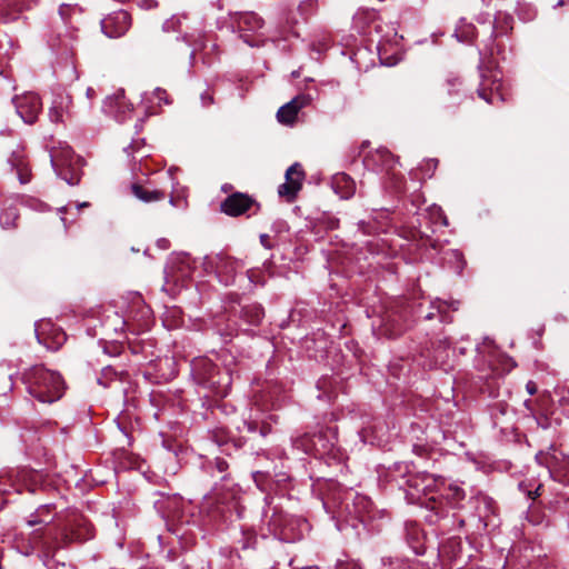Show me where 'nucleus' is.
I'll list each match as a JSON object with an SVG mask.
<instances>
[{
	"label": "nucleus",
	"mask_w": 569,
	"mask_h": 569,
	"mask_svg": "<svg viewBox=\"0 0 569 569\" xmlns=\"http://www.w3.org/2000/svg\"><path fill=\"white\" fill-rule=\"evenodd\" d=\"M540 489H541V485H538L537 488L535 489V491H528V496L533 499L535 497L540 495L539 493Z\"/></svg>",
	"instance_id": "nucleus-37"
},
{
	"label": "nucleus",
	"mask_w": 569,
	"mask_h": 569,
	"mask_svg": "<svg viewBox=\"0 0 569 569\" xmlns=\"http://www.w3.org/2000/svg\"><path fill=\"white\" fill-rule=\"evenodd\" d=\"M170 204L174 206V199L172 197H170V200H169Z\"/></svg>",
	"instance_id": "nucleus-44"
},
{
	"label": "nucleus",
	"mask_w": 569,
	"mask_h": 569,
	"mask_svg": "<svg viewBox=\"0 0 569 569\" xmlns=\"http://www.w3.org/2000/svg\"><path fill=\"white\" fill-rule=\"evenodd\" d=\"M336 192L343 199L350 198L355 193V182L346 173H339L333 179Z\"/></svg>",
	"instance_id": "nucleus-24"
},
{
	"label": "nucleus",
	"mask_w": 569,
	"mask_h": 569,
	"mask_svg": "<svg viewBox=\"0 0 569 569\" xmlns=\"http://www.w3.org/2000/svg\"><path fill=\"white\" fill-rule=\"evenodd\" d=\"M305 171L298 162L291 164L286 171V181L278 187V194L291 202L302 188Z\"/></svg>",
	"instance_id": "nucleus-11"
},
{
	"label": "nucleus",
	"mask_w": 569,
	"mask_h": 569,
	"mask_svg": "<svg viewBox=\"0 0 569 569\" xmlns=\"http://www.w3.org/2000/svg\"><path fill=\"white\" fill-rule=\"evenodd\" d=\"M59 16L63 24L71 29H78L81 21L83 10L78 4L62 3L59 7Z\"/></svg>",
	"instance_id": "nucleus-20"
},
{
	"label": "nucleus",
	"mask_w": 569,
	"mask_h": 569,
	"mask_svg": "<svg viewBox=\"0 0 569 569\" xmlns=\"http://www.w3.org/2000/svg\"><path fill=\"white\" fill-rule=\"evenodd\" d=\"M467 98L459 78H448L441 89V103L447 110H455Z\"/></svg>",
	"instance_id": "nucleus-13"
},
{
	"label": "nucleus",
	"mask_w": 569,
	"mask_h": 569,
	"mask_svg": "<svg viewBox=\"0 0 569 569\" xmlns=\"http://www.w3.org/2000/svg\"><path fill=\"white\" fill-rule=\"evenodd\" d=\"M268 432H269V429H267V428H264V427L260 429V433H261V436H263V437H264Z\"/></svg>",
	"instance_id": "nucleus-39"
},
{
	"label": "nucleus",
	"mask_w": 569,
	"mask_h": 569,
	"mask_svg": "<svg viewBox=\"0 0 569 569\" xmlns=\"http://www.w3.org/2000/svg\"><path fill=\"white\" fill-rule=\"evenodd\" d=\"M232 27L237 29L240 38L249 46L256 43L249 33H256L264 27V20L253 11L239 12L232 18Z\"/></svg>",
	"instance_id": "nucleus-8"
},
{
	"label": "nucleus",
	"mask_w": 569,
	"mask_h": 569,
	"mask_svg": "<svg viewBox=\"0 0 569 569\" xmlns=\"http://www.w3.org/2000/svg\"><path fill=\"white\" fill-rule=\"evenodd\" d=\"M266 239H267V236H266V234H262V236H261V241H262V242H266Z\"/></svg>",
	"instance_id": "nucleus-45"
},
{
	"label": "nucleus",
	"mask_w": 569,
	"mask_h": 569,
	"mask_svg": "<svg viewBox=\"0 0 569 569\" xmlns=\"http://www.w3.org/2000/svg\"><path fill=\"white\" fill-rule=\"evenodd\" d=\"M447 491V498L451 499L453 502H459L465 498V491L458 485H449L446 488V485L442 487L441 493Z\"/></svg>",
	"instance_id": "nucleus-26"
},
{
	"label": "nucleus",
	"mask_w": 569,
	"mask_h": 569,
	"mask_svg": "<svg viewBox=\"0 0 569 569\" xmlns=\"http://www.w3.org/2000/svg\"><path fill=\"white\" fill-rule=\"evenodd\" d=\"M311 99L307 94H300L279 108L277 119L280 123L291 126L295 123L298 112L310 103Z\"/></svg>",
	"instance_id": "nucleus-16"
},
{
	"label": "nucleus",
	"mask_w": 569,
	"mask_h": 569,
	"mask_svg": "<svg viewBox=\"0 0 569 569\" xmlns=\"http://www.w3.org/2000/svg\"><path fill=\"white\" fill-rule=\"evenodd\" d=\"M203 268L207 272H213L219 281L226 286L233 283L236 273L242 264L223 253L206 256L203 259Z\"/></svg>",
	"instance_id": "nucleus-5"
},
{
	"label": "nucleus",
	"mask_w": 569,
	"mask_h": 569,
	"mask_svg": "<svg viewBox=\"0 0 569 569\" xmlns=\"http://www.w3.org/2000/svg\"><path fill=\"white\" fill-rule=\"evenodd\" d=\"M253 206L259 209L256 200L247 193L234 192L220 204V210L230 217H238L249 211Z\"/></svg>",
	"instance_id": "nucleus-14"
},
{
	"label": "nucleus",
	"mask_w": 569,
	"mask_h": 569,
	"mask_svg": "<svg viewBox=\"0 0 569 569\" xmlns=\"http://www.w3.org/2000/svg\"><path fill=\"white\" fill-rule=\"evenodd\" d=\"M363 164L368 170L383 174L390 180L397 179L396 168L398 160L386 148H379L372 152H369L363 158Z\"/></svg>",
	"instance_id": "nucleus-7"
},
{
	"label": "nucleus",
	"mask_w": 569,
	"mask_h": 569,
	"mask_svg": "<svg viewBox=\"0 0 569 569\" xmlns=\"http://www.w3.org/2000/svg\"><path fill=\"white\" fill-rule=\"evenodd\" d=\"M563 4H565V0H559V1L557 2L556 7H561V6H563Z\"/></svg>",
	"instance_id": "nucleus-40"
},
{
	"label": "nucleus",
	"mask_w": 569,
	"mask_h": 569,
	"mask_svg": "<svg viewBox=\"0 0 569 569\" xmlns=\"http://www.w3.org/2000/svg\"><path fill=\"white\" fill-rule=\"evenodd\" d=\"M350 569H361L360 567H358L357 565H351L350 566Z\"/></svg>",
	"instance_id": "nucleus-43"
},
{
	"label": "nucleus",
	"mask_w": 569,
	"mask_h": 569,
	"mask_svg": "<svg viewBox=\"0 0 569 569\" xmlns=\"http://www.w3.org/2000/svg\"><path fill=\"white\" fill-rule=\"evenodd\" d=\"M479 98L489 104L503 102L506 93L503 91L502 74L499 70L487 69L481 71V81L477 90Z\"/></svg>",
	"instance_id": "nucleus-6"
},
{
	"label": "nucleus",
	"mask_w": 569,
	"mask_h": 569,
	"mask_svg": "<svg viewBox=\"0 0 569 569\" xmlns=\"http://www.w3.org/2000/svg\"><path fill=\"white\" fill-rule=\"evenodd\" d=\"M526 389L529 395H535L537 392V386L533 381H528L526 385Z\"/></svg>",
	"instance_id": "nucleus-36"
},
{
	"label": "nucleus",
	"mask_w": 569,
	"mask_h": 569,
	"mask_svg": "<svg viewBox=\"0 0 569 569\" xmlns=\"http://www.w3.org/2000/svg\"><path fill=\"white\" fill-rule=\"evenodd\" d=\"M153 97L158 100L159 103L163 102L164 104H169L168 93L164 89L156 88L153 90Z\"/></svg>",
	"instance_id": "nucleus-30"
},
{
	"label": "nucleus",
	"mask_w": 569,
	"mask_h": 569,
	"mask_svg": "<svg viewBox=\"0 0 569 569\" xmlns=\"http://www.w3.org/2000/svg\"><path fill=\"white\" fill-rule=\"evenodd\" d=\"M114 376L116 371L110 366H107L102 369V376L98 378V383L107 387L108 383L104 381V379H112Z\"/></svg>",
	"instance_id": "nucleus-29"
},
{
	"label": "nucleus",
	"mask_w": 569,
	"mask_h": 569,
	"mask_svg": "<svg viewBox=\"0 0 569 569\" xmlns=\"http://www.w3.org/2000/svg\"><path fill=\"white\" fill-rule=\"evenodd\" d=\"M49 511L48 506H41L34 515H31L30 519L27 521L30 527H33L36 525H48L51 521V518H42L41 516L44 512Z\"/></svg>",
	"instance_id": "nucleus-27"
},
{
	"label": "nucleus",
	"mask_w": 569,
	"mask_h": 569,
	"mask_svg": "<svg viewBox=\"0 0 569 569\" xmlns=\"http://www.w3.org/2000/svg\"><path fill=\"white\" fill-rule=\"evenodd\" d=\"M17 113L26 123H33L42 109V103L38 94L29 92L13 100Z\"/></svg>",
	"instance_id": "nucleus-12"
},
{
	"label": "nucleus",
	"mask_w": 569,
	"mask_h": 569,
	"mask_svg": "<svg viewBox=\"0 0 569 569\" xmlns=\"http://www.w3.org/2000/svg\"><path fill=\"white\" fill-rule=\"evenodd\" d=\"M72 537H73V539L81 541V540H87V539L92 538L93 533H92L91 529L88 527V528H86V533L84 535H81L79 532H73Z\"/></svg>",
	"instance_id": "nucleus-34"
},
{
	"label": "nucleus",
	"mask_w": 569,
	"mask_h": 569,
	"mask_svg": "<svg viewBox=\"0 0 569 569\" xmlns=\"http://www.w3.org/2000/svg\"><path fill=\"white\" fill-rule=\"evenodd\" d=\"M512 16L498 11L495 16L491 37L498 38L508 34L513 28Z\"/></svg>",
	"instance_id": "nucleus-22"
},
{
	"label": "nucleus",
	"mask_w": 569,
	"mask_h": 569,
	"mask_svg": "<svg viewBox=\"0 0 569 569\" xmlns=\"http://www.w3.org/2000/svg\"><path fill=\"white\" fill-rule=\"evenodd\" d=\"M9 162L12 167L17 169V174L20 183L24 184L31 180V172L27 164L23 162V157L21 153L13 152Z\"/></svg>",
	"instance_id": "nucleus-25"
},
{
	"label": "nucleus",
	"mask_w": 569,
	"mask_h": 569,
	"mask_svg": "<svg viewBox=\"0 0 569 569\" xmlns=\"http://www.w3.org/2000/svg\"><path fill=\"white\" fill-rule=\"evenodd\" d=\"M536 460L546 467L547 473L553 479L558 480L569 471V457L555 448H550V451H539Z\"/></svg>",
	"instance_id": "nucleus-9"
},
{
	"label": "nucleus",
	"mask_w": 569,
	"mask_h": 569,
	"mask_svg": "<svg viewBox=\"0 0 569 569\" xmlns=\"http://www.w3.org/2000/svg\"><path fill=\"white\" fill-rule=\"evenodd\" d=\"M186 13L173 14L166 19L161 26V32L156 36L157 46L168 54L186 53L187 48L203 47L206 31L198 22V26L191 27Z\"/></svg>",
	"instance_id": "nucleus-1"
},
{
	"label": "nucleus",
	"mask_w": 569,
	"mask_h": 569,
	"mask_svg": "<svg viewBox=\"0 0 569 569\" xmlns=\"http://www.w3.org/2000/svg\"><path fill=\"white\" fill-rule=\"evenodd\" d=\"M428 163H432L433 167H436L437 166V160L431 159V160L428 161Z\"/></svg>",
	"instance_id": "nucleus-41"
},
{
	"label": "nucleus",
	"mask_w": 569,
	"mask_h": 569,
	"mask_svg": "<svg viewBox=\"0 0 569 569\" xmlns=\"http://www.w3.org/2000/svg\"><path fill=\"white\" fill-rule=\"evenodd\" d=\"M72 100L69 96L59 94L54 98L51 108L49 109V118L52 122H63L66 119L71 118Z\"/></svg>",
	"instance_id": "nucleus-19"
},
{
	"label": "nucleus",
	"mask_w": 569,
	"mask_h": 569,
	"mask_svg": "<svg viewBox=\"0 0 569 569\" xmlns=\"http://www.w3.org/2000/svg\"><path fill=\"white\" fill-rule=\"evenodd\" d=\"M200 98L203 107H209L213 103V96L209 91L203 92Z\"/></svg>",
	"instance_id": "nucleus-35"
},
{
	"label": "nucleus",
	"mask_w": 569,
	"mask_h": 569,
	"mask_svg": "<svg viewBox=\"0 0 569 569\" xmlns=\"http://www.w3.org/2000/svg\"><path fill=\"white\" fill-rule=\"evenodd\" d=\"M316 8V0H307L299 4V11L301 13H307L308 11H312Z\"/></svg>",
	"instance_id": "nucleus-32"
},
{
	"label": "nucleus",
	"mask_w": 569,
	"mask_h": 569,
	"mask_svg": "<svg viewBox=\"0 0 569 569\" xmlns=\"http://www.w3.org/2000/svg\"><path fill=\"white\" fill-rule=\"evenodd\" d=\"M131 193L144 203L158 202L166 198L163 190L150 189L147 186L140 183H132L130 186Z\"/></svg>",
	"instance_id": "nucleus-21"
},
{
	"label": "nucleus",
	"mask_w": 569,
	"mask_h": 569,
	"mask_svg": "<svg viewBox=\"0 0 569 569\" xmlns=\"http://www.w3.org/2000/svg\"><path fill=\"white\" fill-rule=\"evenodd\" d=\"M136 4L141 9H153L158 6L157 1L154 0H134Z\"/></svg>",
	"instance_id": "nucleus-33"
},
{
	"label": "nucleus",
	"mask_w": 569,
	"mask_h": 569,
	"mask_svg": "<svg viewBox=\"0 0 569 569\" xmlns=\"http://www.w3.org/2000/svg\"><path fill=\"white\" fill-rule=\"evenodd\" d=\"M440 352H447L448 351V347H443L442 349L439 350Z\"/></svg>",
	"instance_id": "nucleus-42"
},
{
	"label": "nucleus",
	"mask_w": 569,
	"mask_h": 569,
	"mask_svg": "<svg viewBox=\"0 0 569 569\" xmlns=\"http://www.w3.org/2000/svg\"><path fill=\"white\" fill-rule=\"evenodd\" d=\"M90 207V203L84 201V202H80V203H68L67 206L62 207L60 209L61 212H71L73 209L76 211H79L80 209L82 208H89Z\"/></svg>",
	"instance_id": "nucleus-31"
},
{
	"label": "nucleus",
	"mask_w": 569,
	"mask_h": 569,
	"mask_svg": "<svg viewBox=\"0 0 569 569\" xmlns=\"http://www.w3.org/2000/svg\"><path fill=\"white\" fill-rule=\"evenodd\" d=\"M425 318L426 319H431L432 318V313H428Z\"/></svg>",
	"instance_id": "nucleus-47"
},
{
	"label": "nucleus",
	"mask_w": 569,
	"mask_h": 569,
	"mask_svg": "<svg viewBox=\"0 0 569 569\" xmlns=\"http://www.w3.org/2000/svg\"><path fill=\"white\" fill-rule=\"evenodd\" d=\"M292 446L303 453H326L329 448L323 441L321 433L312 435L305 433L292 439Z\"/></svg>",
	"instance_id": "nucleus-18"
},
{
	"label": "nucleus",
	"mask_w": 569,
	"mask_h": 569,
	"mask_svg": "<svg viewBox=\"0 0 569 569\" xmlns=\"http://www.w3.org/2000/svg\"><path fill=\"white\" fill-rule=\"evenodd\" d=\"M410 488L415 489L418 493L427 495L432 491H441L445 486V479L442 477H436L431 473H419L411 476L408 479Z\"/></svg>",
	"instance_id": "nucleus-17"
},
{
	"label": "nucleus",
	"mask_w": 569,
	"mask_h": 569,
	"mask_svg": "<svg viewBox=\"0 0 569 569\" xmlns=\"http://www.w3.org/2000/svg\"><path fill=\"white\" fill-rule=\"evenodd\" d=\"M355 26L369 34L373 30L378 40V53L380 62L387 67H393L401 60L398 51L388 53V47L398 46L402 37L398 34L396 23L383 21L379 14L371 9L359 10L353 17Z\"/></svg>",
	"instance_id": "nucleus-2"
},
{
	"label": "nucleus",
	"mask_w": 569,
	"mask_h": 569,
	"mask_svg": "<svg viewBox=\"0 0 569 569\" xmlns=\"http://www.w3.org/2000/svg\"><path fill=\"white\" fill-rule=\"evenodd\" d=\"M247 427L250 432H254L257 430V426L252 422H249Z\"/></svg>",
	"instance_id": "nucleus-38"
},
{
	"label": "nucleus",
	"mask_w": 569,
	"mask_h": 569,
	"mask_svg": "<svg viewBox=\"0 0 569 569\" xmlns=\"http://www.w3.org/2000/svg\"><path fill=\"white\" fill-rule=\"evenodd\" d=\"M228 468H229V465H228V462L224 459L216 458L214 463H213V469L219 475H221V477H220L221 480L227 479V477H228V475H227Z\"/></svg>",
	"instance_id": "nucleus-28"
},
{
	"label": "nucleus",
	"mask_w": 569,
	"mask_h": 569,
	"mask_svg": "<svg viewBox=\"0 0 569 569\" xmlns=\"http://www.w3.org/2000/svg\"><path fill=\"white\" fill-rule=\"evenodd\" d=\"M50 162L57 174L68 184L76 186L82 177L83 160L71 149L64 148L50 154Z\"/></svg>",
	"instance_id": "nucleus-4"
},
{
	"label": "nucleus",
	"mask_w": 569,
	"mask_h": 569,
	"mask_svg": "<svg viewBox=\"0 0 569 569\" xmlns=\"http://www.w3.org/2000/svg\"><path fill=\"white\" fill-rule=\"evenodd\" d=\"M19 219L18 208L14 201H6L0 212V224L3 229H13Z\"/></svg>",
	"instance_id": "nucleus-23"
},
{
	"label": "nucleus",
	"mask_w": 569,
	"mask_h": 569,
	"mask_svg": "<svg viewBox=\"0 0 569 569\" xmlns=\"http://www.w3.org/2000/svg\"><path fill=\"white\" fill-rule=\"evenodd\" d=\"M24 378L30 395L40 402L52 403L63 395L64 385L61 376L56 371L34 366L24 373Z\"/></svg>",
	"instance_id": "nucleus-3"
},
{
	"label": "nucleus",
	"mask_w": 569,
	"mask_h": 569,
	"mask_svg": "<svg viewBox=\"0 0 569 569\" xmlns=\"http://www.w3.org/2000/svg\"><path fill=\"white\" fill-rule=\"evenodd\" d=\"M37 338L43 343L48 352H57L67 341L66 333L49 322H43L36 328Z\"/></svg>",
	"instance_id": "nucleus-15"
},
{
	"label": "nucleus",
	"mask_w": 569,
	"mask_h": 569,
	"mask_svg": "<svg viewBox=\"0 0 569 569\" xmlns=\"http://www.w3.org/2000/svg\"><path fill=\"white\" fill-rule=\"evenodd\" d=\"M132 19L128 11L117 10L107 14L100 22L102 32L108 38H120L131 28Z\"/></svg>",
	"instance_id": "nucleus-10"
},
{
	"label": "nucleus",
	"mask_w": 569,
	"mask_h": 569,
	"mask_svg": "<svg viewBox=\"0 0 569 569\" xmlns=\"http://www.w3.org/2000/svg\"><path fill=\"white\" fill-rule=\"evenodd\" d=\"M91 92H92V89H91V88H89V89L87 90V94H88V96H91Z\"/></svg>",
	"instance_id": "nucleus-46"
}]
</instances>
